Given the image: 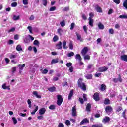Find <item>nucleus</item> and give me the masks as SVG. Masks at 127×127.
I'll return each instance as SVG.
<instances>
[{
    "label": "nucleus",
    "instance_id": "f257e3e1",
    "mask_svg": "<svg viewBox=\"0 0 127 127\" xmlns=\"http://www.w3.org/2000/svg\"><path fill=\"white\" fill-rule=\"evenodd\" d=\"M78 86L79 88H81L83 91H86L87 90V86L86 84L83 82V79L82 78H80L77 82Z\"/></svg>",
    "mask_w": 127,
    "mask_h": 127
},
{
    "label": "nucleus",
    "instance_id": "f03ea898",
    "mask_svg": "<svg viewBox=\"0 0 127 127\" xmlns=\"http://www.w3.org/2000/svg\"><path fill=\"white\" fill-rule=\"evenodd\" d=\"M57 97L58 99L57 104L58 106H61V104L63 102V98H62V96L61 95H58L57 96Z\"/></svg>",
    "mask_w": 127,
    "mask_h": 127
},
{
    "label": "nucleus",
    "instance_id": "7ed1b4c3",
    "mask_svg": "<svg viewBox=\"0 0 127 127\" xmlns=\"http://www.w3.org/2000/svg\"><path fill=\"white\" fill-rule=\"evenodd\" d=\"M93 67H94L93 64H89L87 66V68L86 69V73H92L93 72V71H90V70H91V69H93Z\"/></svg>",
    "mask_w": 127,
    "mask_h": 127
},
{
    "label": "nucleus",
    "instance_id": "20e7f679",
    "mask_svg": "<svg viewBox=\"0 0 127 127\" xmlns=\"http://www.w3.org/2000/svg\"><path fill=\"white\" fill-rule=\"evenodd\" d=\"M72 117H77V110H76V106H73L72 108Z\"/></svg>",
    "mask_w": 127,
    "mask_h": 127
},
{
    "label": "nucleus",
    "instance_id": "39448f33",
    "mask_svg": "<svg viewBox=\"0 0 127 127\" xmlns=\"http://www.w3.org/2000/svg\"><path fill=\"white\" fill-rule=\"evenodd\" d=\"M88 52V47H85L81 51V53L82 55L85 56V54H87V53Z\"/></svg>",
    "mask_w": 127,
    "mask_h": 127
},
{
    "label": "nucleus",
    "instance_id": "423d86ee",
    "mask_svg": "<svg viewBox=\"0 0 127 127\" xmlns=\"http://www.w3.org/2000/svg\"><path fill=\"white\" fill-rule=\"evenodd\" d=\"M93 99L95 100V101H96V102H98L100 101V97L99 96V93H95L93 95Z\"/></svg>",
    "mask_w": 127,
    "mask_h": 127
},
{
    "label": "nucleus",
    "instance_id": "0eeeda50",
    "mask_svg": "<svg viewBox=\"0 0 127 127\" xmlns=\"http://www.w3.org/2000/svg\"><path fill=\"white\" fill-rule=\"evenodd\" d=\"M112 111H113V108L110 106H107L105 108V111L107 114H108L109 113H111Z\"/></svg>",
    "mask_w": 127,
    "mask_h": 127
},
{
    "label": "nucleus",
    "instance_id": "6e6552de",
    "mask_svg": "<svg viewBox=\"0 0 127 127\" xmlns=\"http://www.w3.org/2000/svg\"><path fill=\"white\" fill-rule=\"evenodd\" d=\"M45 112H46L45 108H42L39 110V115H44V114H45Z\"/></svg>",
    "mask_w": 127,
    "mask_h": 127
},
{
    "label": "nucleus",
    "instance_id": "1a4fd4ad",
    "mask_svg": "<svg viewBox=\"0 0 127 127\" xmlns=\"http://www.w3.org/2000/svg\"><path fill=\"white\" fill-rule=\"evenodd\" d=\"M110 118L108 117L105 116L102 120L103 123L104 124H107V123H109L110 122Z\"/></svg>",
    "mask_w": 127,
    "mask_h": 127
},
{
    "label": "nucleus",
    "instance_id": "9d476101",
    "mask_svg": "<svg viewBox=\"0 0 127 127\" xmlns=\"http://www.w3.org/2000/svg\"><path fill=\"white\" fill-rule=\"evenodd\" d=\"M95 9L97 12L101 13L103 12V10L101 7L99 6V5H96L95 6Z\"/></svg>",
    "mask_w": 127,
    "mask_h": 127
},
{
    "label": "nucleus",
    "instance_id": "9b49d317",
    "mask_svg": "<svg viewBox=\"0 0 127 127\" xmlns=\"http://www.w3.org/2000/svg\"><path fill=\"white\" fill-rule=\"evenodd\" d=\"M57 49H62V43L60 41L56 45Z\"/></svg>",
    "mask_w": 127,
    "mask_h": 127
},
{
    "label": "nucleus",
    "instance_id": "f8f14e48",
    "mask_svg": "<svg viewBox=\"0 0 127 127\" xmlns=\"http://www.w3.org/2000/svg\"><path fill=\"white\" fill-rule=\"evenodd\" d=\"M89 123V119L88 118H85L82 120L80 122V125H84V124H87Z\"/></svg>",
    "mask_w": 127,
    "mask_h": 127
},
{
    "label": "nucleus",
    "instance_id": "ddd939ff",
    "mask_svg": "<svg viewBox=\"0 0 127 127\" xmlns=\"http://www.w3.org/2000/svg\"><path fill=\"white\" fill-rule=\"evenodd\" d=\"M33 95H34V96L35 97H36V98H37L38 99L41 98V96L40 95H38V93H37V91H34L33 92Z\"/></svg>",
    "mask_w": 127,
    "mask_h": 127
},
{
    "label": "nucleus",
    "instance_id": "4468645a",
    "mask_svg": "<svg viewBox=\"0 0 127 127\" xmlns=\"http://www.w3.org/2000/svg\"><path fill=\"white\" fill-rule=\"evenodd\" d=\"M108 70V67L104 66L101 67L99 68V72H105Z\"/></svg>",
    "mask_w": 127,
    "mask_h": 127
},
{
    "label": "nucleus",
    "instance_id": "2eb2a0df",
    "mask_svg": "<svg viewBox=\"0 0 127 127\" xmlns=\"http://www.w3.org/2000/svg\"><path fill=\"white\" fill-rule=\"evenodd\" d=\"M75 58L76 59V60H78L80 62L82 61V57H81V55H80L79 54H77L76 55Z\"/></svg>",
    "mask_w": 127,
    "mask_h": 127
},
{
    "label": "nucleus",
    "instance_id": "dca6fc26",
    "mask_svg": "<svg viewBox=\"0 0 127 127\" xmlns=\"http://www.w3.org/2000/svg\"><path fill=\"white\" fill-rule=\"evenodd\" d=\"M18 67H19V72H21L23 70V68L25 67V64H23V65L19 64L18 65Z\"/></svg>",
    "mask_w": 127,
    "mask_h": 127
},
{
    "label": "nucleus",
    "instance_id": "f3484780",
    "mask_svg": "<svg viewBox=\"0 0 127 127\" xmlns=\"http://www.w3.org/2000/svg\"><path fill=\"white\" fill-rule=\"evenodd\" d=\"M74 95V90H71L69 93V94L68 95V100H71L72 99V97H73V95Z\"/></svg>",
    "mask_w": 127,
    "mask_h": 127
},
{
    "label": "nucleus",
    "instance_id": "a211bd4d",
    "mask_svg": "<svg viewBox=\"0 0 127 127\" xmlns=\"http://www.w3.org/2000/svg\"><path fill=\"white\" fill-rule=\"evenodd\" d=\"M76 36L77 37V40L80 41V42H83V39L81 38V35H80L78 32H76Z\"/></svg>",
    "mask_w": 127,
    "mask_h": 127
},
{
    "label": "nucleus",
    "instance_id": "6ab92c4d",
    "mask_svg": "<svg viewBox=\"0 0 127 127\" xmlns=\"http://www.w3.org/2000/svg\"><path fill=\"white\" fill-rule=\"evenodd\" d=\"M121 60H123V61H126V62H127V55H123L121 56Z\"/></svg>",
    "mask_w": 127,
    "mask_h": 127
},
{
    "label": "nucleus",
    "instance_id": "aec40b11",
    "mask_svg": "<svg viewBox=\"0 0 127 127\" xmlns=\"http://www.w3.org/2000/svg\"><path fill=\"white\" fill-rule=\"evenodd\" d=\"M85 77L86 79H87L88 80H89L93 78V75L91 74H87L85 75Z\"/></svg>",
    "mask_w": 127,
    "mask_h": 127
},
{
    "label": "nucleus",
    "instance_id": "412c9836",
    "mask_svg": "<svg viewBox=\"0 0 127 127\" xmlns=\"http://www.w3.org/2000/svg\"><path fill=\"white\" fill-rule=\"evenodd\" d=\"M119 18L121 19H127V14H123L119 16Z\"/></svg>",
    "mask_w": 127,
    "mask_h": 127
},
{
    "label": "nucleus",
    "instance_id": "4be33fe9",
    "mask_svg": "<svg viewBox=\"0 0 127 127\" xmlns=\"http://www.w3.org/2000/svg\"><path fill=\"white\" fill-rule=\"evenodd\" d=\"M88 20L89 21V25L93 26L94 25V20L91 18H89Z\"/></svg>",
    "mask_w": 127,
    "mask_h": 127
},
{
    "label": "nucleus",
    "instance_id": "5701e85b",
    "mask_svg": "<svg viewBox=\"0 0 127 127\" xmlns=\"http://www.w3.org/2000/svg\"><path fill=\"white\" fill-rule=\"evenodd\" d=\"M67 45V42L66 41H64L63 42V46L64 49H67L68 48V47L66 46Z\"/></svg>",
    "mask_w": 127,
    "mask_h": 127
},
{
    "label": "nucleus",
    "instance_id": "b1692460",
    "mask_svg": "<svg viewBox=\"0 0 127 127\" xmlns=\"http://www.w3.org/2000/svg\"><path fill=\"white\" fill-rule=\"evenodd\" d=\"M20 18V16L19 15L16 16L15 15H13V20H19Z\"/></svg>",
    "mask_w": 127,
    "mask_h": 127
},
{
    "label": "nucleus",
    "instance_id": "393cba45",
    "mask_svg": "<svg viewBox=\"0 0 127 127\" xmlns=\"http://www.w3.org/2000/svg\"><path fill=\"white\" fill-rule=\"evenodd\" d=\"M91 108H92L91 104L88 103L86 106V111H87V112H90V111H91Z\"/></svg>",
    "mask_w": 127,
    "mask_h": 127
},
{
    "label": "nucleus",
    "instance_id": "a878e982",
    "mask_svg": "<svg viewBox=\"0 0 127 127\" xmlns=\"http://www.w3.org/2000/svg\"><path fill=\"white\" fill-rule=\"evenodd\" d=\"M83 58L84 59V60H90L91 57L90 56V55H85L84 56H83Z\"/></svg>",
    "mask_w": 127,
    "mask_h": 127
},
{
    "label": "nucleus",
    "instance_id": "bb28decb",
    "mask_svg": "<svg viewBox=\"0 0 127 127\" xmlns=\"http://www.w3.org/2000/svg\"><path fill=\"white\" fill-rule=\"evenodd\" d=\"M59 61H58V59H54L52 60L51 61V64H55V63H58Z\"/></svg>",
    "mask_w": 127,
    "mask_h": 127
},
{
    "label": "nucleus",
    "instance_id": "cd10ccee",
    "mask_svg": "<svg viewBox=\"0 0 127 127\" xmlns=\"http://www.w3.org/2000/svg\"><path fill=\"white\" fill-rule=\"evenodd\" d=\"M98 27H99V29L103 30V29H104L105 26H104V25L102 24V23H99L98 24Z\"/></svg>",
    "mask_w": 127,
    "mask_h": 127
},
{
    "label": "nucleus",
    "instance_id": "c85d7f7f",
    "mask_svg": "<svg viewBox=\"0 0 127 127\" xmlns=\"http://www.w3.org/2000/svg\"><path fill=\"white\" fill-rule=\"evenodd\" d=\"M16 49L17 51H21V50H22V48H21V46H20V45H18Z\"/></svg>",
    "mask_w": 127,
    "mask_h": 127
},
{
    "label": "nucleus",
    "instance_id": "c756f323",
    "mask_svg": "<svg viewBox=\"0 0 127 127\" xmlns=\"http://www.w3.org/2000/svg\"><path fill=\"white\" fill-rule=\"evenodd\" d=\"M55 89H56L55 87H51L48 89V91H49V92H54V91H55Z\"/></svg>",
    "mask_w": 127,
    "mask_h": 127
},
{
    "label": "nucleus",
    "instance_id": "7c9ffc66",
    "mask_svg": "<svg viewBox=\"0 0 127 127\" xmlns=\"http://www.w3.org/2000/svg\"><path fill=\"white\" fill-rule=\"evenodd\" d=\"M62 32H63V30H62V29L60 28L58 29V33L60 36L62 35Z\"/></svg>",
    "mask_w": 127,
    "mask_h": 127
},
{
    "label": "nucleus",
    "instance_id": "2f4dec72",
    "mask_svg": "<svg viewBox=\"0 0 127 127\" xmlns=\"http://www.w3.org/2000/svg\"><path fill=\"white\" fill-rule=\"evenodd\" d=\"M34 45H36L37 46H39V42L37 40H35L33 42Z\"/></svg>",
    "mask_w": 127,
    "mask_h": 127
},
{
    "label": "nucleus",
    "instance_id": "473e14b6",
    "mask_svg": "<svg viewBox=\"0 0 127 127\" xmlns=\"http://www.w3.org/2000/svg\"><path fill=\"white\" fill-rule=\"evenodd\" d=\"M92 127H103V125L102 124H95L93 125Z\"/></svg>",
    "mask_w": 127,
    "mask_h": 127
},
{
    "label": "nucleus",
    "instance_id": "72a5a7b5",
    "mask_svg": "<svg viewBox=\"0 0 127 127\" xmlns=\"http://www.w3.org/2000/svg\"><path fill=\"white\" fill-rule=\"evenodd\" d=\"M104 103L105 105H109L110 104V100L109 99H105Z\"/></svg>",
    "mask_w": 127,
    "mask_h": 127
},
{
    "label": "nucleus",
    "instance_id": "f704fd0d",
    "mask_svg": "<svg viewBox=\"0 0 127 127\" xmlns=\"http://www.w3.org/2000/svg\"><path fill=\"white\" fill-rule=\"evenodd\" d=\"M60 25H61V26H62V27H64V26H65V21L63 20L62 22H61Z\"/></svg>",
    "mask_w": 127,
    "mask_h": 127
},
{
    "label": "nucleus",
    "instance_id": "c9c22d12",
    "mask_svg": "<svg viewBox=\"0 0 127 127\" xmlns=\"http://www.w3.org/2000/svg\"><path fill=\"white\" fill-rule=\"evenodd\" d=\"M53 40L54 42H56V41H57V40H58V36L57 35H55L53 37Z\"/></svg>",
    "mask_w": 127,
    "mask_h": 127
},
{
    "label": "nucleus",
    "instance_id": "e433bc0d",
    "mask_svg": "<svg viewBox=\"0 0 127 127\" xmlns=\"http://www.w3.org/2000/svg\"><path fill=\"white\" fill-rule=\"evenodd\" d=\"M83 98L84 100L85 101V102H87V101L88 100V98H87V94H83Z\"/></svg>",
    "mask_w": 127,
    "mask_h": 127
},
{
    "label": "nucleus",
    "instance_id": "4c0bfd02",
    "mask_svg": "<svg viewBox=\"0 0 127 127\" xmlns=\"http://www.w3.org/2000/svg\"><path fill=\"white\" fill-rule=\"evenodd\" d=\"M55 10H56V7H55V6L51 7L49 9L50 11H54Z\"/></svg>",
    "mask_w": 127,
    "mask_h": 127
},
{
    "label": "nucleus",
    "instance_id": "58836bf2",
    "mask_svg": "<svg viewBox=\"0 0 127 127\" xmlns=\"http://www.w3.org/2000/svg\"><path fill=\"white\" fill-rule=\"evenodd\" d=\"M101 90V91H105V90H106V85H105L104 84H102Z\"/></svg>",
    "mask_w": 127,
    "mask_h": 127
},
{
    "label": "nucleus",
    "instance_id": "ea45409f",
    "mask_svg": "<svg viewBox=\"0 0 127 127\" xmlns=\"http://www.w3.org/2000/svg\"><path fill=\"white\" fill-rule=\"evenodd\" d=\"M67 56L68 57H71V56H74V52H71L70 53H68L67 54Z\"/></svg>",
    "mask_w": 127,
    "mask_h": 127
},
{
    "label": "nucleus",
    "instance_id": "a19ab883",
    "mask_svg": "<svg viewBox=\"0 0 127 127\" xmlns=\"http://www.w3.org/2000/svg\"><path fill=\"white\" fill-rule=\"evenodd\" d=\"M75 27V23H72L70 25V30H73Z\"/></svg>",
    "mask_w": 127,
    "mask_h": 127
},
{
    "label": "nucleus",
    "instance_id": "79ce46f5",
    "mask_svg": "<svg viewBox=\"0 0 127 127\" xmlns=\"http://www.w3.org/2000/svg\"><path fill=\"white\" fill-rule=\"evenodd\" d=\"M12 119L14 125H16V124H17V120H16V118H15V117H13Z\"/></svg>",
    "mask_w": 127,
    "mask_h": 127
},
{
    "label": "nucleus",
    "instance_id": "37998d69",
    "mask_svg": "<svg viewBox=\"0 0 127 127\" xmlns=\"http://www.w3.org/2000/svg\"><path fill=\"white\" fill-rule=\"evenodd\" d=\"M11 6H12V7H16V6H17V2H13Z\"/></svg>",
    "mask_w": 127,
    "mask_h": 127
},
{
    "label": "nucleus",
    "instance_id": "c03bdc74",
    "mask_svg": "<svg viewBox=\"0 0 127 127\" xmlns=\"http://www.w3.org/2000/svg\"><path fill=\"white\" fill-rule=\"evenodd\" d=\"M23 3L24 5H27L28 4V0H23Z\"/></svg>",
    "mask_w": 127,
    "mask_h": 127
},
{
    "label": "nucleus",
    "instance_id": "a18cd8bd",
    "mask_svg": "<svg viewBox=\"0 0 127 127\" xmlns=\"http://www.w3.org/2000/svg\"><path fill=\"white\" fill-rule=\"evenodd\" d=\"M72 63H68L66 64V67H68V68H70L72 66Z\"/></svg>",
    "mask_w": 127,
    "mask_h": 127
},
{
    "label": "nucleus",
    "instance_id": "49530a36",
    "mask_svg": "<svg viewBox=\"0 0 127 127\" xmlns=\"http://www.w3.org/2000/svg\"><path fill=\"white\" fill-rule=\"evenodd\" d=\"M42 1L43 5L46 6L47 5V0H42Z\"/></svg>",
    "mask_w": 127,
    "mask_h": 127
},
{
    "label": "nucleus",
    "instance_id": "de8ad7c7",
    "mask_svg": "<svg viewBox=\"0 0 127 127\" xmlns=\"http://www.w3.org/2000/svg\"><path fill=\"white\" fill-rule=\"evenodd\" d=\"M27 29L29 31V32H30V33H32V27L28 26Z\"/></svg>",
    "mask_w": 127,
    "mask_h": 127
},
{
    "label": "nucleus",
    "instance_id": "09e8293b",
    "mask_svg": "<svg viewBox=\"0 0 127 127\" xmlns=\"http://www.w3.org/2000/svg\"><path fill=\"white\" fill-rule=\"evenodd\" d=\"M9 58H10V59H13L16 58V55H11L9 56Z\"/></svg>",
    "mask_w": 127,
    "mask_h": 127
},
{
    "label": "nucleus",
    "instance_id": "8fccbe9b",
    "mask_svg": "<svg viewBox=\"0 0 127 127\" xmlns=\"http://www.w3.org/2000/svg\"><path fill=\"white\" fill-rule=\"evenodd\" d=\"M118 82H120V83H122L123 82V79H122V78H121V75H119V78H117Z\"/></svg>",
    "mask_w": 127,
    "mask_h": 127
},
{
    "label": "nucleus",
    "instance_id": "3c124183",
    "mask_svg": "<svg viewBox=\"0 0 127 127\" xmlns=\"http://www.w3.org/2000/svg\"><path fill=\"white\" fill-rule=\"evenodd\" d=\"M73 43L72 42H70L69 43V49L72 50L73 49Z\"/></svg>",
    "mask_w": 127,
    "mask_h": 127
},
{
    "label": "nucleus",
    "instance_id": "603ef678",
    "mask_svg": "<svg viewBox=\"0 0 127 127\" xmlns=\"http://www.w3.org/2000/svg\"><path fill=\"white\" fill-rule=\"evenodd\" d=\"M109 32L110 34H114V29H113L112 28L109 29Z\"/></svg>",
    "mask_w": 127,
    "mask_h": 127
},
{
    "label": "nucleus",
    "instance_id": "864d4df0",
    "mask_svg": "<svg viewBox=\"0 0 127 127\" xmlns=\"http://www.w3.org/2000/svg\"><path fill=\"white\" fill-rule=\"evenodd\" d=\"M82 17L84 20H87V17L86 16V15H85V14H83L82 15Z\"/></svg>",
    "mask_w": 127,
    "mask_h": 127
},
{
    "label": "nucleus",
    "instance_id": "5fc2aeb1",
    "mask_svg": "<svg viewBox=\"0 0 127 127\" xmlns=\"http://www.w3.org/2000/svg\"><path fill=\"white\" fill-rule=\"evenodd\" d=\"M79 101L81 103V104H82V105H83V104H84V99H83V98H79Z\"/></svg>",
    "mask_w": 127,
    "mask_h": 127
},
{
    "label": "nucleus",
    "instance_id": "6e6d98bb",
    "mask_svg": "<svg viewBox=\"0 0 127 127\" xmlns=\"http://www.w3.org/2000/svg\"><path fill=\"white\" fill-rule=\"evenodd\" d=\"M49 109L50 110H54V109H55V106L51 105V106H50Z\"/></svg>",
    "mask_w": 127,
    "mask_h": 127
},
{
    "label": "nucleus",
    "instance_id": "4d7b16f0",
    "mask_svg": "<svg viewBox=\"0 0 127 127\" xmlns=\"http://www.w3.org/2000/svg\"><path fill=\"white\" fill-rule=\"evenodd\" d=\"M95 14H93V13L91 12L89 14V18H92L93 17H94Z\"/></svg>",
    "mask_w": 127,
    "mask_h": 127
},
{
    "label": "nucleus",
    "instance_id": "13d9d810",
    "mask_svg": "<svg viewBox=\"0 0 127 127\" xmlns=\"http://www.w3.org/2000/svg\"><path fill=\"white\" fill-rule=\"evenodd\" d=\"M65 124L67 126H70V125H71V122H70V121H69V120H66L65 121Z\"/></svg>",
    "mask_w": 127,
    "mask_h": 127
},
{
    "label": "nucleus",
    "instance_id": "bf43d9fd",
    "mask_svg": "<svg viewBox=\"0 0 127 127\" xmlns=\"http://www.w3.org/2000/svg\"><path fill=\"white\" fill-rule=\"evenodd\" d=\"M113 1L115 3H117V4H119L120 2H121V1L120 0H114Z\"/></svg>",
    "mask_w": 127,
    "mask_h": 127
},
{
    "label": "nucleus",
    "instance_id": "052dcab7",
    "mask_svg": "<svg viewBox=\"0 0 127 127\" xmlns=\"http://www.w3.org/2000/svg\"><path fill=\"white\" fill-rule=\"evenodd\" d=\"M15 71H16V67H14L12 68V73L13 74H14V73L15 72Z\"/></svg>",
    "mask_w": 127,
    "mask_h": 127
},
{
    "label": "nucleus",
    "instance_id": "680f3d73",
    "mask_svg": "<svg viewBox=\"0 0 127 127\" xmlns=\"http://www.w3.org/2000/svg\"><path fill=\"white\" fill-rule=\"evenodd\" d=\"M48 72V70L46 69H44V70L42 72V74H47Z\"/></svg>",
    "mask_w": 127,
    "mask_h": 127
},
{
    "label": "nucleus",
    "instance_id": "e2e57ef3",
    "mask_svg": "<svg viewBox=\"0 0 127 127\" xmlns=\"http://www.w3.org/2000/svg\"><path fill=\"white\" fill-rule=\"evenodd\" d=\"M15 30V28H12L8 31V32H13Z\"/></svg>",
    "mask_w": 127,
    "mask_h": 127
},
{
    "label": "nucleus",
    "instance_id": "0e129e2a",
    "mask_svg": "<svg viewBox=\"0 0 127 127\" xmlns=\"http://www.w3.org/2000/svg\"><path fill=\"white\" fill-rule=\"evenodd\" d=\"M58 127H64V124H63V123H59Z\"/></svg>",
    "mask_w": 127,
    "mask_h": 127
},
{
    "label": "nucleus",
    "instance_id": "69168bd1",
    "mask_svg": "<svg viewBox=\"0 0 127 127\" xmlns=\"http://www.w3.org/2000/svg\"><path fill=\"white\" fill-rule=\"evenodd\" d=\"M101 74H102L101 73H96V74H95V76L97 77V78H99V77H100V76H101Z\"/></svg>",
    "mask_w": 127,
    "mask_h": 127
},
{
    "label": "nucleus",
    "instance_id": "338daca9",
    "mask_svg": "<svg viewBox=\"0 0 127 127\" xmlns=\"http://www.w3.org/2000/svg\"><path fill=\"white\" fill-rule=\"evenodd\" d=\"M83 30H84L85 32L87 33V31H88V29H87V26H83Z\"/></svg>",
    "mask_w": 127,
    "mask_h": 127
},
{
    "label": "nucleus",
    "instance_id": "774afa93",
    "mask_svg": "<svg viewBox=\"0 0 127 127\" xmlns=\"http://www.w3.org/2000/svg\"><path fill=\"white\" fill-rule=\"evenodd\" d=\"M34 18H35L34 16H33V15H32L30 16V18H29V20H34Z\"/></svg>",
    "mask_w": 127,
    "mask_h": 127
}]
</instances>
